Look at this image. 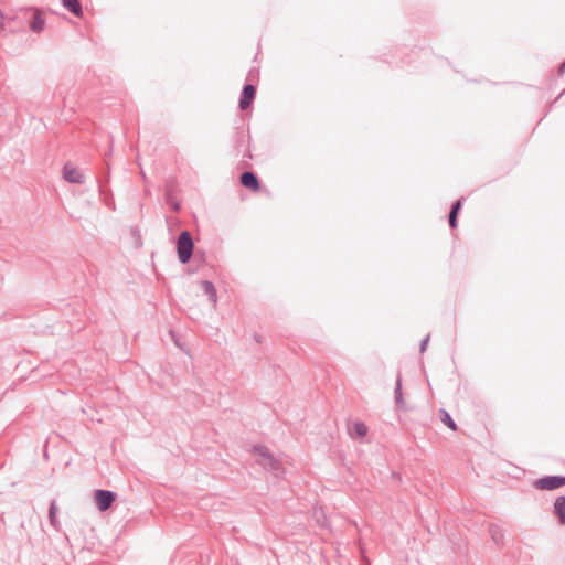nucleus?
Returning a JSON list of instances; mask_svg holds the SVG:
<instances>
[{
	"label": "nucleus",
	"instance_id": "obj_1",
	"mask_svg": "<svg viewBox=\"0 0 565 565\" xmlns=\"http://www.w3.org/2000/svg\"><path fill=\"white\" fill-rule=\"evenodd\" d=\"M249 461H253L275 478H284L285 476L282 460L276 457L269 448L264 445H254L249 448Z\"/></svg>",
	"mask_w": 565,
	"mask_h": 565
},
{
	"label": "nucleus",
	"instance_id": "obj_2",
	"mask_svg": "<svg viewBox=\"0 0 565 565\" xmlns=\"http://www.w3.org/2000/svg\"><path fill=\"white\" fill-rule=\"evenodd\" d=\"M194 243L189 231H182L177 241V252L180 263L186 264L192 257Z\"/></svg>",
	"mask_w": 565,
	"mask_h": 565
},
{
	"label": "nucleus",
	"instance_id": "obj_3",
	"mask_svg": "<svg viewBox=\"0 0 565 565\" xmlns=\"http://www.w3.org/2000/svg\"><path fill=\"white\" fill-rule=\"evenodd\" d=\"M565 486V476H544L534 482L539 490H555Z\"/></svg>",
	"mask_w": 565,
	"mask_h": 565
},
{
	"label": "nucleus",
	"instance_id": "obj_4",
	"mask_svg": "<svg viewBox=\"0 0 565 565\" xmlns=\"http://www.w3.org/2000/svg\"><path fill=\"white\" fill-rule=\"evenodd\" d=\"M94 497L97 508L102 512L107 511L116 500V493L110 490H96Z\"/></svg>",
	"mask_w": 565,
	"mask_h": 565
},
{
	"label": "nucleus",
	"instance_id": "obj_5",
	"mask_svg": "<svg viewBox=\"0 0 565 565\" xmlns=\"http://www.w3.org/2000/svg\"><path fill=\"white\" fill-rule=\"evenodd\" d=\"M63 178L74 184H83L85 182V175L71 163H66L63 167Z\"/></svg>",
	"mask_w": 565,
	"mask_h": 565
},
{
	"label": "nucleus",
	"instance_id": "obj_6",
	"mask_svg": "<svg viewBox=\"0 0 565 565\" xmlns=\"http://www.w3.org/2000/svg\"><path fill=\"white\" fill-rule=\"evenodd\" d=\"M553 514L559 525H565V493L555 499L553 504Z\"/></svg>",
	"mask_w": 565,
	"mask_h": 565
},
{
	"label": "nucleus",
	"instance_id": "obj_7",
	"mask_svg": "<svg viewBox=\"0 0 565 565\" xmlns=\"http://www.w3.org/2000/svg\"><path fill=\"white\" fill-rule=\"evenodd\" d=\"M489 533L493 541V543L498 546L502 545L504 542V531L497 524H489Z\"/></svg>",
	"mask_w": 565,
	"mask_h": 565
},
{
	"label": "nucleus",
	"instance_id": "obj_8",
	"mask_svg": "<svg viewBox=\"0 0 565 565\" xmlns=\"http://www.w3.org/2000/svg\"><path fill=\"white\" fill-rule=\"evenodd\" d=\"M394 399H395V405L398 409H405V401L403 398V393H402L401 374H398L397 380H396V385H395V390H394Z\"/></svg>",
	"mask_w": 565,
	"mask_h": 565
},
{
	"label": "nucleus",
	"instance_id": "obj_9",
	"mask_svg": "<svg viewBox=\"0 0 565 565\" xmlns=\"http://www.w3.org/2000/svg\"><path fill=\"white\" fill-rule=\"evenodd\" d=\"M201 288H202L203 292L207 296L209 300L213 305H215L217 301V296H216V289H215L214 285L209 280H203V281H201Z\"/></svg>",
	"mask_w": 565,
	"mask_h": 565
},
{
	"label": "nucleus",
	"instance_id": "obj_10",
	"mask_svg": "<svg viewBox=\"0 0 565 565\" xmlns=\"http://www.w3.org/2000/svg\"><path fill=\"white\" fill-rule=\"evenodd\" d=\"M63 7L76 17L83 15V9L79 0H62Z\"/></svg>",
	"mask_w": 565,
	"mask_h": 565
},
{
	"label": "nucleus",
	"instance_id": "obj_11",
	"mask_svg": "<svg viewBox=\"0 0 565 565\" xmlns=\"http://www.w3.org/2000/svg\"><path fill=\"white\" fill-rule=\"evenodd\" d=\"M49 521L52 527L55 530L61 529V523L57 520V504L55 500H52L49 508Z\"/></svg>",
	"mask_w": 565,
	"mask_h": 565
},
{
	"label": "nucleus",
	"instance_id": "obj_12",
	"mask_svg": "<svg viewBox=\"0 0 565 565\" xmlns=\"http://www.w3.org/2000/svg\"><path fill=\"white\" fill-rule=\"evenodd\" d=\"M44 19L42 18L40 11H36L35 14L33 15V19L30 23V29L35 32V33H39L41 32L43 29H44Z\"/></svg>",
	"mask_w": 565,
	"mask_h": 565
},
{
	"label": "nucleus",
	"instance_id": "obj_13",
	"mask_svg": "<svg viewBox=\"0 0 565 565\" xmlns=\"http://www.w3.org/2000/svg\"><path fill=\"white\" fill-rule=\"evenodd\" d=\"M439 416H440V420L448 427L450 428L451 430L456 431L457 430V424L456 422L452 419V417L450 416V414L445 411V409H440L439 411Z\"/></svg>",
	"mask_w": 565,
	"mask_h": 565
},
{
	"label": "nucleus",
	"instance_id": "obj_14",
	"mask_svg": "<svg viewBox=\"0 0 565 565\" xmlns=\"http://www.w3.org/2000/svg\"><path fill=\"white\" fill-rule=\"evenodd\" d=\"M238 106L241 110H247V78L242 87Z\"/></svg>",
	"mask_w": 565,
	"mask_h": 565
},
{
	"label": "nucleus",
	"instance_id": "obj_15",
	"mask_svg": "<svg viewBox=\"0 0 565 565\" xmlns=\"http://www.w3.org/2000/svg\"><path fill=\"white\" fill-rule=\"evenodd\" d=\"M254 81L253 71L249 70V115L252 114L253 102L256 96V84L252 83Z\"/></svg>",
	"mask_w": 565,
	"mask_h": 565
},
{
	"label": "nucleus",
	"instance_id": "obj_16",
	"mask_svg": "<svg viewBox=\"0 0 565 565\" xmlns=\"http://www.w3.org/2000/svg\"><path fill=\"white\" fill-rule=\"evenodd\" d=\"M353 433L356 437L362 438L367 434V426L363 422H356L353 425Z\"/></svg>",
	"mask_w": 565,
	"mask_h": 565
},
{
	"label": "nucleus",
	"instance_id": "obj_17",
	"mask_svg": "<svg viewBox=\"0 0 565 565\" xmlns=\"http://www.w3.org/2000/svg\"><path fill=\"white\" fill-rule=\"evenodd\" d=\"M260 190V181L257 174L249 170V191H259Z\"/></svg>",
	"mask_w": 565,
	"mask_h": 565
},
{
	"label": "nucleus",
	"instance_id": "obj_18",
	"mask_svg": "<svg viewBox=\"0 0 565 565\" xmlns=\"http://www.w3.org/2000/svg\"><path fill=\"white\" fill-rule=\"evenodd\" d=\"M461 209V200H457L451 204L449 215L458 217V213Z\"/></svg>",
	"mask_w": 565,
	"mask_h": 565
},
{
	"label": "nucleus",
	"instance_id": "obj_19",
	"mask_svg": "<svg viewBox=\"0 0 565 565\" xmlns=\"http://www.w3.org/2000/svg\"><path fill=\"white\" fill-rule=\"evenodd\" d=\"M239 182L244 188H247V169L242 171L239 175Z\"/></svg>",
	"mask_w": 565,
	"mask_h": 565
},
{
	"label": "nucleus",
	"instance_id": "obj_20",
	"mask_svg": "<svg viewBox=\"0 0 565 565\" xmlns=\"http://www.w3.org/2000/svg\"><path fill=\"white\" fill-rule=\"evenodd\" d=\"M429 338L430 335H426L422 341H420V344H419V351L420 353L425 352L426 348H427V344L429 342Z\"/></svg>",
	"mask_w": 565,
	"mask_h": 565
},
{
	"label": "nucleus",
	"instance_id": "obj_21",
	"mask_svg": "<svg viewBox=\"0 0 565 565\" xmlns=\"http://www.w3.org/2000/svg\"><path fill=\"white\" fill-rule=\"evenodd\" d=\"M448 222L451 228H456L458 225V220L456 216L448 215Z\"/></svg>",
	"mask_w": 565,
	"mask_h": 565
},
{
	"label": "nucleus",
	"instance_id": "obj_22",
	"mask_svg": "<svg viewBox=\"0 0 565 565\" xmlns=\"http://www.w3.org/2000/svg\"><path fill=\"white\" fill-rule=\"evenodd\" d=\"M565 73V61L558 66V75L562 76Z\"/></svg>",
	"mask_w": 565,
	"mask_h": 565
},
{
	"label": "nucleus",
	"instance_id": "obj_23",
	"mask_svg": "<svg viewBox=\"0 0 565 565\" xmlns=\"http://www.w3.org/2000/svg\"><path fill=\"white\" fill-rule=\"evenodd\" d=\"M2 20H3V13H2V11L0 10V29H2V28H3Z\"/></svg>",
	"mask_w": 565,
	"mask_h": 565
},
{
	"label": "nucleus",
	"instance_id": "obj_24",
	"mask_svg": "<svg viewBox=\"0 0 565 565\" xmlns=\"http://www.w3.org/2000/svg\"><path fill=\"white\" fill-rule=\"evenodd\" d=\"M255 340H256V342H258V343H260V342H262V339H260V337H259L258 334H256V335H255Z\"/></svg>",
	"mask_w": 565,
	"mask_h": 565
},
{
	"label": "nucleus",
	"instance_id": "obj_25",
	"mask_svg": "<svg viewBox=\"0 0 565 565\" xmlns=\"http://www.w3.org/2000/svg\"><path fill=\"white\" fill-rule=\"evenodd\" d=\"M173 209H174L175 211H178V210H179V204H178V203L173 204Z\"/></svg>",
	"mask_w": 565,
	"mask_h": 565
}]
</instances>
